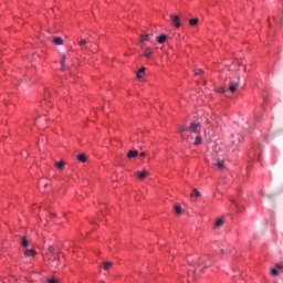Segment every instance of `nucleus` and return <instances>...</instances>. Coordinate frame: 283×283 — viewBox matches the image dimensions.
Returning a JSON list of instances; mask_svg holds the SVG:
<instances>
[{"mask_svg":"<svg viewBox=\"0 0 283 283\" xmlns=\"http://www.w3.org/2000/svg\"><path fill=\"white\" fill-rule=\"evenodd\" d=\"M30 244V241H28V239L25 237H22L21 239V247H28Z\"/></svg>","mask_w":283,"mask_h":283,"instance_id":"nucleus-19","label":"nucleus"},{"mask_svg":"<svg viewBox=\"0 0 283 283\" xmlns=\"http://www.w3.org/2000/svg\"><path fill=\"white\" fill-rule=\"evenodd\" d=\"M191 198H200V191L198 189H193L192 193L190 195Z\"/></svg>","mask_w":283,"mask_h":283,"instance_id":"nucleus-16","label":"nucleus"},{"mask_svg":"<svg viewBox=\"0 0 283 283\" xmlns=\"http://www.w3.org/2000/svg\"><path fill=\"white\" fill-rule=\"evenodd\" d=\"M24 255H25L27 258H34V255H36V251H35L34 249H27V250L24 251Z\"/></svg>","mask_w":283,"mask_h":283,"instance_id":"nucleus-9","label":"nucleus"},{"mask_svg":"<svg viewBox=\"0 0 283 283\" xmlns=\"http://www.w3.org/2000/svg\"><path fill=\"white\" fill-rule=\"evenodd\" d=\"M221 253H224V250H221Z\"/></svg>","mask_w":283,"mask_h":283,"instance_id":"nucleus-33","label":"nucleus"},{"mask_svg":"<svg viewBox=\"0 0 283 283\" xmlns=\"http://www.w3.org/2000/svg\"><path fill=\"white\" fill-rule=\"evenodd\" d=\"M271 275H273V276L280 275V272L275 269H272L271 270Z\"/></svg>","mask_w":283,"mask_h":283,"instance_id":"nucleus-26","label":"nucleus"},{"mask_svg":"<svg viewBox=\"0 0 283 283\" xmlns=\"http://www.w3.org/2000/svg\"><path fill=\"white\" fill-rule=\"evenodd\" d=\"M175 212L177 213V216H181L182 214V208L180 207V205H176L175 206Z\"/></svg>","mask_w":283,"mask_h":283,"instance_id":"nucleus-18","label":"nucleus"},{"mask_svg":"<svg viewBox=\"0 0 283 283\" xmlns=\"http://www.w3.org/2000/svg\"><path fill=\"white\" fill-rule=\"evenodd\" d=\"M88 42H90V41H87L86 39H81V40L78 41V45H80L81 48H83L84 45H87Z\"/></svg>","mask_w":283,"mask_h":283,"instance_id":"nucleus-21","label":"nucleus"},{"mask_svg":"<svg viewBox=\"0 0 283 283\" xmlns=\"http://www.w3.org/2000/svg\"><path fill=\"white\" fill-rule=\"evenodd\" d=\"M60 63H61L62 67H65V55H62Z\"/></svg>","mask_w":283,"mask_h":283,"instance_id":"nucleus-27","label":"nucleus"},{"mask_svg":"<svg viewBox=\"0 0 283 283\" xmlns=\"http://www.w3.org/2000/svg\"><path fill=\"white\" fill-rule=\"evenodd\" d=\"M156 41H157V43L163 44V43H165V41H167V35L161 34V35L156 38Z\"/></svg>","mask_w":283,"mask_h":283,"instance_id":"nucleus-12","label":"nucleus"},{"mask_svg":"<svg viewBox=\"0 0 283 283\" xmlns=\"http://www.w3.org/2000/svg\"><path fill=\"white\" fill-rule=\"evenodd\" d=\"M52 41H53L54 45H63V39L62 38L55 36V38H53Z\"/></svg>","mask_w":283,"mask_h":283,"instance_id":"nucleus-13","label":"nucleus"},{"mask_svg":"<svg viewBox=\"0 0 283 283\" xmlns=\"http://www.w3.org/2000/svg\"><path fill=\"white\" fill-rule=\"evenodd\" d=\"M136 176L139 180H143L144 178H147V176H149V171L144 169V170L137 171Z\"/></svg>","mask_w":283,"mask_h":283,"instance_id":"nucleus-6","label":"nucleus"},{"mask_svg":"<svg viewBox=\"0 0 283 283\" xmlns=\"http://www.w3.org/2000/svg\"><path fill=\"white\" fill-rule=\"evenodd\" d=\"M189 24H190V25H198V18L191 19V20L189 21Z\"/></svg>","mask_w":283,"mask_h":283,"instance_id":"nucleus-25","label":"nucleus"},{"mask_svg":"<svg viewBox=\"0 0 283 283\" xmlns=\"http://www.w3.org/2000/svg\"><path fill=\"white\" fill-rule=\"evenodd\" d=\"M55 167H57V169H63V167H65V163L63 161H55Z\"/></svg>","mask_w":283,"mask_h":283,"instance_id":"nucleus-23","label":"nucleus"},{"mask_svg":"<svg viewBox=\"0 0 283 283\" xmlns=\"http://www.w3.org/2000/svg\"><path fill=\"white\" fill-rule=\"evenodd\" d=\"M102 266L104 269V271H109V269H112V266H114V264L109 261L103 262Z\"/></svg>","mask_w":283,"mask_h":283,"instance_id":"nucleus-10","label":"nucleus"},{"mask_svg":"<svg viewBox=\"0 0 283 283\" xmlns=\"http://www.w3.org/2000/svg\"><path fill=\"white\" fill-rule=\"evenodd\" d=\"M214 167L216 169H224V159H216V163H214Z\"/></svg>","mask_w":283,"mask_h":283,"instance_id":"nucleus-7","label":"nucleus"},{"mask_svg":"<svg viewBox=\"0 0 283 283\" xmlns=\"http://www.w3.org/2000/svg\"><path fill=\"white\" fill-rule=\"evenodd\" d=\"M188 132L190 134H200V132H202V126L199 122H192L188 127Z\"/></svg>","mask_w":283,"mask_h":283,"instance_id":"nucleus-3","label":"nucleus"},{"mask_svg":"<svg viewBox=\"0 0 283 283\" xmlns=\"http://www.w3.org/2000/svg\"><path fill=\"white\" fill-rule=\"evenodd\" d=\"M138 156V150H129L127 154V158H136Z\"/></svg>","mask_w":283,"mask_h":283,"instance_id":"nucleus-14","label":"nucleus"},{"mask_svg":"<svg viewBox=\"0 0 283 283\" xmlns=\"http://www.w3.org/2000/svg\"><path fill=\"white\" fill-rule=\"evenodd\" d=\"M77 160H80V163H86L87 157L85 156V154H81V155H77Z\"/></svg>","mask_w":283,"mask_h":283,"instance_id":"nucleus-15","label":"nucleus"},{"mask_svg":"<svg viewBox=\"0 0 283 283\" xmlns=\"http://www.w3.org/2000/svg\"><path fill=\"white\" fill-rule=\"evenodd\" d=\"M48 283H59V281L56 279H50Z\"/></svg>","mask_w":283,"mask_h":283,"instance_id":"nucleus-29","label":"nucleus"},{"mask_svg":"<svg viewBox=\"0 0 283 283\" xmlns=\"http://www.w3.org/2000/svg\"><path fill=\"white\" fill-rule=\"evenodd\" d=\"M275 266H276V269H283V265L280 263H276Z\"/></svg>","mask_w":283,"mask_h":283,"instance_id":"nucleus-30","label":"nucleus"},{"mask_svg":"<svg viewBox=\"0 0 283 283\" xmlns=\"http://www.w3.org/2000/svg\"><path fill=\"white\" fill-rule=\"evenodd\" d=\"M54 255V247H50L49 248V256H50V260H52V256Z\"/></svg>","mask_w":283,"mask_h":283,"instance_id":"nucleus-24","label":"nucleus"},{"mask_svg":"<svg viewBox=\"0 0 283 283\" xmlns=\"http://www.w3.org/2000/svg\"><path fill=\"white\" fill-rule=\"evenodd\" d=\"M238 87H240V74H235L234 77L230 78L228 87L220 88L221 94H227V92H231V94H235L238 92Z\"/></svg>","mask_w":283,"mask_h":283,"instance_id":"nucleus-1","label":"nucleus"},{"mask_svg":"<svg viewBox=\"0 0 283 283\" xmlns=\"http://www.w3.org/2000/svg\"><path fill=\"white\" fill-rule=\"evenodd\" d=\"M188 264H190L191 266H205V269H209L211 266V263H207V261L202 258L195 259L193 261L188 260Z\"/></svg>","mask_w":283,"mask_h":283,"instance_id":"nucleus-2","label":"nucleus"},{"mask_svg":"<svg viewBox=\"0 0 283 283\" xmlns=\"http://www.w3.org/2000/svg\"><path fill=\"white\" fill-rule=\"evenodd\" d=\"M145 73V67H142L137 72V78H143V74Z\"/></svg>","mask_w":283,"mask_h":283,"instance_id":"nucleus-22","label":"nucleus"},{"mask_svg":"<svg viewBox=\"0 0 283 283\" xmlns=\"http://www.w3.org/2000/svg\"><path fill=\"white\" fill-rule=\"evenodd\" d=\"M146 41H151V34H144V35H140L142 48H145V42H146Z\"/></svg>","mask_w":283,"mask_h":283,"instance_id":"nucleus-8","label":"nucleus"},{"mask_svg":"<svg viewBox=\"0 0 283 283\" xmlns=\"http://www.w3.org/2000/svg\"><path fill=\"white\" fill-rule=\"evenodd\" d=\"M144 50V56H146L147 59H149L153 54V51L150 48H142Z\"/></svg>","mask_w":283,"mask_h":283,"instance_id":"nucleus-11","label":"nucleus"},{"mask_svg":"<svg viewBox=\"0 0 283 283\" xmlns=\"http://www.w3.org/2000/svg\"><path fill=\"white\" fill-rule=\"evenodd\" d=\"M224 224V221L222 219H218L214 223L216 229H220Z\"/></svg>","mask_w":283,"mask_h":283,"instance_id":"nucleus-17","label":"nucleus"},{"mask_svg":"<svg viewBox=\"0 0 283 283\" xmlns=\"http://www.w3.org/2000/svg\"><path fill=\"white\" fill-rule=\"evenodd\" d=\"M179 132H180V134H181V138H182L184 140H187V143H189V136H187V135L185 134V132H189V127L181 126V127L179 128Z\"/></svg>","mask_w":283,"mask_h":283,"instance_id":"nucleus-4","label":"nucleus"},{"mask_svg":"<svg viewBox=\"0 0 283 283\" xmlns=\"http://www.w3.org/2000/svg\"><path fill=\"white\" fill-rule=\"evenodd\" d=\"M171 25L180 28V18L178 15H171Z\"/></svg>","mask_w":283,"mask_h":283,"instance_id":"nucleus-5","label":"nucleus"},{"mask_svg":"<svg viewBox=\"0 0 283 283\" xmlns=\"http://www.w3.org/2000/svg\"><path fill=\"white\" fill-rule=\"evenodd\" d=\"M231 202H233V205H235V207H238V201L231 200Z\"/></svg>","mask_w":283,"mask_h":283,"instance_id":"nucleus-31","label":"nucleus"},{"mask_svg":"<svg viewBox=\"0 0 283 283\" xmlns=\"http://www.w3.org/2000/svg\"><path fill=\"white\" fill-rule=\"evenodd\" d=\"M195 74H196V76H200V74H202V70L201 69H196Z\"/></svg>","mask_w":283,"mask_h":283,"instance_id":"nucleus-28","label":"nucleus"},{"mask_svg":"<svg viewBox=\"0 0 283 283\" xmlns=\"http://www.w3.org/2000/svg\"><path fill=\"white\" fill-rule=\"evenodd\" d=\"M140 156L145 157V156H147V154L146 153H140Z\"/></svg>","mask_w":283,"mask_h":283,"instance_id":"nucleus-32","label":"nucleus"},{"mask_svg":"<svg viewBox=\"0 0 283 283\" xmlns=\"http://www.w3.org/2000/svg\"><path fill=\"white\" fill-rule=\"evenodd\" d=\"M201 144H202V137H200V135H198V136L195 138L193 145L198 146V145H201Z\"/></svg>","mask_w":283,"mask_h":283,"instance_id":"nucleus-20","label":"nucleus"}]
</instances>
